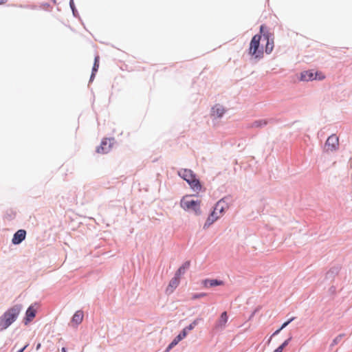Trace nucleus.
<instances>
[{"label":"nucleus","mask_w":352,"mask_h":352,"mask_svg":"<svg viewBox=\"0 0 352 352\" xmlns=\"http://www.w3.org/2000/svg\"><path fill=\"white\" fill-rule=\"evenodd\" d=\"M21 308L20 305H14L0 317V331L6 329L16 320L21 311Z\"/></svg>","instance_id":"1"},{"label":"nucleus","mask_w":352,"mask_h":352,"mask_svg":"<svg viewBox=\"0 0 352 352\" xmlns=\"http://www.w3.org/2000/svg\"><path fill=\"white\" fill-rule=\"evenodd\" d=\"M178 175L186 180L190 188L196 192H199L201 189V185L196 178L195 175L190 169H182L178 172Z\"/></svg>","instance_id":"2"},{"label":"nucleus","mask_w":352,"mask_h":352,"mask_svg":"<svg viewBox=\"0 0 352 352\" xmlns=\"http://www.w3.org/2000/svg\"><path fill=\"white\" fill-rule=\"evenodd\" d=\"M200 204L201 202L199 201L195 200L191 195L184 196L180 202L181 207L183 209L192 211L196 214L201 213Z\"/></svg>","instance_id":"3"},{"label":"nucleus","mask_w":352,"mask_h":352,"mask_svg":"<svg viewBox=\"0 0 352 352\" xmlns=\"http://www.w3.org/2000/svg\"><path fill=\"white\" fill-rule=\"evenodd\" d=\"M261 35H254L250 42L249 54L256 58H261L263 56V49L260 47Z\"/></svg>","instance_id":"4"},{"label":"nucleus","mask_w":352,"mask_h":352,"mask_svg":"<svg viewBox=\"0 0 352 352\" xmlns=\"http://www.w3.org/2000/svg\"><path fill=\"white\" fill-rule=\"evenodd\" d=\"M324 74L318 71L309 70L305 71L301 73L300 80L305 81L314 80H323L324 79Z\"/></svg>","instance_id":"5"},{"label":"nucleus","mask_w":352,"mask_h":352,"mask_svg":"<svg viewBox=\"0 0 352 352\" xmlns=\"http://www.w3.org/2000/svg\"><path fill=\"white\" fill-rule=\"evenodd\" d=\"M223 205H224L223 201H219L217 202V204H216V206L214 207V210L212 211L211 214L207 219L206 225L207 224V225L210 226L213 222H214L217 219H219L220 215L223 212V210H224Z\"/></svg>","instance_id":"6"},{"label":"nucleus","mask_w":352,"mask_h":352,"mask_svg":"<svg viewBox=\"0 0 352 352\" xmlns=\"http://www.w3.org/2000/svg\"><path fill=\"white\" fill-rule=\"evenodd\" d=\"M339 146V139L336 135H330L324 146V151L326 153L333 152Z\"/></svg>","instance_id":"7"},{"label":"nucleus","mask_w":352,"mask_h":352,"mask_svg":"<svg viewBox=\"0 0 352 352\" xmlns=\"http://www.w3.org/2000/svg\"><path fill=\"white\" fill-rule=\"evenodd\" d=\"M113 144V139L104 138L102 140L100 146L97 148V153L105 154L110 151Z\"/></svg>","instance_id":"8"},{"label":"nucleus","mask_w":352,"mask_h":352,"mask_svg":"<svg viewBox=\"0 0 352 352\" xmlns=\"http://www.w3.org/2000/svg\"><path fill=\"white\" fill-rule=\"evenodd\" d=\"M226 111V109L222 105L217 104L212 108L210 115L213 118H220Z\"/></svg>","instance_id":"9"},{"label":"nucleus","mask_w":352,"mask_h":352,"mask_svg":"<svg viewBox=\"0 0 352 352\" xmlns=\"http://www.w3.org/2000/svg\"><path fill=\"white\" fill-rule=\"evenodd\" d=\"M228 316L226 311H223L219 318L217 320L215 324V328L217 329H223L228 322Z\"/></svg>","instance_id":"10"},{"label":"nucleus","mask_w":352,"mask_h":352,"mask_svg":"<svg viewBox=\"0 0 352 352\" xmlns=\"http://www.w3.org/2000/svg\"><path fill=\"white\" fill-rule=\"evenodd\" d=\"M26 232L25 230H19L14 234L12 238V242L13 244H19L21 243L25 238Z\"/></svg>","instance_id":"11"},{"label":"nucleus","mask_w":352,"mask_h":352,"mask_svg":"<svg viewBox=\"0 0 352 352\" xmlns=\"http://www.w3.org/2000/svg\"><path fill=\"white\" fill-rule=\"evenodd\" d=\"M180 282V278L175 275V276L170 280L169 284L166 288V292L171 294L177 287Z\"/></svg>","instance_id":"12"},{"label":"nucleus","mask_w":352,"mask_h":352,"mask_svg":"<svg viewBox=\"0 0 352 352\" xmlns=\"http://www.w3.org/2000/svg\"><path fill=\"white\" fill-rule=\"evenodd\" d=\"M36 309L32 306L28 307L25 313V318L24 321L25 324H28L36 316Z\"/></svg>","instance_id":"13"},{"label":"nucleus","mask_w":352,"mask_h":352,"mask_svg":"<svg viewBox=\"0 0 352 352\" xmlns=\"http://www.w3.org/2000/svg\"><path fill=\"white\" fill-rule=\"evenodd\" d=\"M186 329H184L182 331L176 336L171 343L168 346V350L172 349L173 346L177 344V343L186 336Z\"/></svg>","instance_id":"14"},{"label":"nucleus","mask_w":352,"mask_h":352,"mask_svg":"<svg viewBox=\"0 0 352 352\" xmlns=\"http://www.w3.org/2000/svg\"><path fill=\"white\" fill-rule=\"evenodd\" d=\"M265 39L266 40L265 52L270 54L272 52L274 48V41L273 38L270 39L268 34H263Z\"/></svg>","instance_id":"15"},{"label":"nucleus","mask_w":352,"mask_h":352,"mask_svg":"<svg viewBox=\"0 0 352 352\" xmlns=\"http://www.w3.org/2000/svg\"><path fill=\"white\" fill-rule=\"evenodd\" d=\"M190 262L189 261H186L182 264L181 267L177 270L175 274L177 276L181 278L182 275L185 274L186 271L190 267Z\"/></svg>","instance_id":"16"},{"label":"nucleus","mask_w":352,"mask_h":352,"mask_svg":"<svg viewBox=\"0 0 352 352\" xmlns=\"http://www.w3.org/2000/svg\"><path fill=\"white\" fill-rule=\"evenodd\" d=\"M83 312L82 311H77L72 318V322L76 323V324H79L82 322L83 320Z\"/></svg>","instance_id":"17"},{"label":"nucleus","mask_w":352,"mask_h":352,"mask_svg":"<svg viewBox=\"0 0 352 352\" xmlns=\"http://www.w3.org/2000/svg\"><path fill=\"white\" fill-rule=\"evenodd\" d=\"M223 284L222 281H219L215 279L212 280H204V286L205 287H214L217 285H221Z\"/></svg>","instance_id":"18"},{"label":"nucleus","mask_w":352,"mask_h":352,"mask_svg":"<svg viewBox=\"0 0 352 352\" xmlns=\"http://www.w3.org/2000/svg\"><path fill=\"white\" fill-rule=\"evenodd\" d=\"M99 65H100V57L98 55H97L95 56V58H94V66L92 68V74L91 76V80L94 76L96 72H97V71L98 70Z\"/></svg>","instance_id":"19"},{"label":"nucleus","mask_w":352,"mask_h":352,"mask_svg":"<svg viewBox=\"0 0 352 352\" xmlns=\"http://www.w3.org/2000/svg\"><path fill=\"white\" fill-rule=\"evenodd\" d=\"M267 124V122L265 120H255L254 122H253L251 124L250 127H252V128H260V127H262L263 126H265Z\"/></svg>","instance_id":"20"},{"label":"nucleus","mask_w":352,"mask_h":352,"mask_svg":"<svg viewBox=\"0 0 352 352\" xmlns=\"http://www.w3.org/2000/svg\"><path fill=\"white\" fill-rule=\"evenodd\" d=\"M198 324V319L195 320L190 324H189L188 327H186L185 329H186V333L188 331H191L193 329L195 326Z\"/></svg>","instance_id":"21"},{"label":"nucleus","mask_w":352,"mask_h":352,"mask_svg":"<svg viewBox=\"0 0 352 352\" xmlns=\"http://www.w3.org/2000/svg\"><path fill=\"white\" fill-rule=\"evenodd\" d=\"M294 317L290 318L289 320H287V322H284L282 326L280 327V329H283L285 327H286L292 321H293L294 320Z\"/></svg>","instance_id":"22"},{"label":"nucleus","mask_w":352,"mask_h":352,"mask_svg":"<svg viewBox=\"0 0 352 352\" xmlns=\"http://www.w3.org/2000/svg\"><path fill=\"white\" fill-rule=\"evenodd\" d=\"M206 296V294H205V293L196 294L192 296V298L196 299V298H203Z\"/></svg>","instance_id":"23"},{"label":"nucleus","mask_w":352,"mask_h":352,"mask_svg":"<svg viewBox=\"0 0 352 352\" xmlns=\"http://www.w3.org/2000/svg\"><path fill=\"white\" fill-rule=\"evenodd\" d=\"M291 338L286 340L280 346H279L278 348H280L281 351H283V349L288 344L289 342L290 341Z\"/></svg>","instance_id":"24"},{"label":"nucleus","mask_w":352,"mask_h":352,"mask_svg":"<svg viewBox=\"0 0 352 352\" xmlns=\"http://www.w3.org/2000/svg\"><path fill=\"white\" fill-rule=\"evenodd\" d=\"M7 1H8V0H0V5H3V4H5Z\"/></svg>","instance_id":"25"},{"label":"nucleus","mask_w":352,"mask_h":352,"mask_svg":"<svg viewBox=\"0 0 352 352\" xmlns=\"http://www.w3.org/2000/svg\"><path fill=\"white\" fill-rule=\"evenodd\" d=\"M280 331H281V329H278V330H276V331L274 333V334H273V335H276V334L279 333Z\"/></svg>","instance_id":"26"},{"label":"nucleus","mask_w":352,"mask_h":352,"mask_svg":"<svg viewBox=\"0 0 352 352\" xmlns=\"http://www.w3.org/2000/svg\"><path fill=\"white\" fill-rule=\"evenodd\" d=\"M274 352H283V351H281L280 348H277L276 349H275L274 351Z\"/></svg>","instance_id":"27"},{"label":"nucleus","mask_w":352,"mask_h":352,"mask_svg":"<svg viewBox=\"0 0 352 352\" xmlns=\"http://www.w3.org/2000/svg\"><path fill=\"white\" fill-rule=\"evenodd\" d=\"M27 346H28V345H25L24 347H23L21 349H20L18 352H23Z\"/></svg>","instance_id":"28"},{"label":"nucleus","mask_w":352,"mask_h":352,"mask_svg":"<svg viewBox=\"0 0 352 352\" xmlns=\"http://www.w3.org/2000/svg\"><path fill=\"white\" fill-rule=\"evenodd\" d=\"M40 347H41V344H40V343H38V344H37V346H36V350H38V349H40Z\"/></svg>","instance_id":"29"},{"label":"nucleus","mask_w":352,"mask_h":352,"mask_svg":"<svg viewBox=\"0 0 352 352\" xmlns=\"http://www.w3.org/2000/svg\"><path fill=\"white\" fill-rule=\"evenodd\" d=\"M263 28H264L263 25H261V28H260V29H261V32L263 31Z\"/></svg>","instance_id":"30"},{"label":"nucleus","mask_w":352,"mask_h":352,"mask_svg":"<svg viewBox=\"0 0 352 352\" xmlns=\"http://www.w3.org/2000/svg\"><path fill=\"white\" fill-rule=\"evenodd\" d=\"M61 352H67L65 348H62Z\"/></svg>","instance_id":"31"}]
</instances>
